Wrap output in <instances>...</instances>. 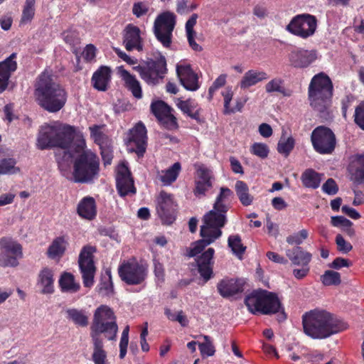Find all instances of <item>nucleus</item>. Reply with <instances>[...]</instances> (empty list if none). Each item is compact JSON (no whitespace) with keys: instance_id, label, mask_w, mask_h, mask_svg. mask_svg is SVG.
I'll return each mask as SVG.
<instances>
[{"instance_id":"nucleus-49","label":"nucleus","mask_w":364,"mask_h":364,"mask_svg":"<svg viewBox=\"0 0 364 364\" xmlns=\"http://www.w3.org/2000/svg\"><path fill=\"white\" fill-rule=\"evenodd\" d=\"M212 172L205 166L200 164L197 166L196 168V181L201 183H212Z\"/></svg>"},{"instance_id":"nucleus-31","label":"nucleus","mask_w":364,"mask_h":364,"mask_svg":"<svg viewBox=\"0 0 364 364\" xmlns=\"http://www.w3.org/2000/svg\"><path fill=\"white\" fill-rule=\"evenodd\" d=\"M53 282L52 270L45 268L38 274L37 286L42 294H52L54 291Z\"/></svg>"},{"instance_id":"nucleus-37","label":"nucleus","mask_w":364,"mask_h":364,"mask_svg":"<svg viewBox=\"0 0 364 364\" xmlns=\"http://www.w3.org/2000/svg\"><path fill=\"white\" fill-rule=\"evenodd\" d=\"M59 284L64 292L75 293L80 288V284L75 281L74 276L68 272H65L61 275L59 279Z\"/></svg>"},{"instance_id":"nucleus-33","label":"nucleus","mask_w":364,"mask_h":364,"mask_svg":"<svg viewBox=\"0 0 364 364\" xmlns=\"http://www.w3.org/2000/svg\"><path fill=\"white\" fill-rule=\"evenodd\" d=\"M181 169L180 163L176 162L168 169L159 171L157 176L164 186H169L177 179Z\"/></svg>"},{"instance_id":"nucleus-48","label":"nucleus","mask_w":364,"mask_h":364,"mask_svg":"<svg viewBox=\"0 0 364 364\" xmlns=\"http://www.w3.org/2000/svg\"><path fill=\"white\" fill-rule=\"evenodd\" d=\"M35 11L34 1H27L23 9L20 26L30 23L34 16Z\"/></svg>"},{"instance_id":"nucleus-8","label":"nucleus","mask_w":364,"mask_h":364,"mask_svg":"<svg viewBox=\"0 0 364 364\" xmlns=\"http://www.w3.org/2000/svg\"><path fill=\"white\" fill-rule=\"evenodd\" d=\"M333 84L324 73L315 75L309 86V99L314 109L323 112L329 105L333 95Z\"/></svg>"},{"instance_id":"nucleus-16","label":"nucleus","mask_w":364,"mask_h":364,"mask_svg":"<svg viewBox=\"0 0 364 364\" xmlns=\"http://www.w3.org/2000/svg\"><path fill=\"white\" fill-rule=\"evenodd\" d=\"M146 132L144 124L141 122L129 130L125 139L129 151L136 153L138 156L144 155L147 145Z\"/></svg>"},{"instance_id":"nucleus-19","label":"nucleus","mask_w":364,"mask_h":364,"mask_svg":"<svg viewBox=\"0 0 364 364\" xmlns=\"http://www.w3.org/2000/svg\"><path fill=\"white\" fill-rule=\"evenodd\" d=\"M291 65L296 68H306L317 59V52L315 50L295 48L289 55Z\"/></svg>"},{"instance_id":"nucleus-35","label":"nucleus","mask_w":364,"mask_h":364,"mask_svg":"<svg viewBox=\"0 0 364 364\" xmlns=\"http://www.w3.org/2000/svg\"><path fill=\"white\" fill-rule=\"evenodd\" d=\"M93 352L92 358L95 364H107V352L104 349L102 338H92Z\"/></svg>"},{"instance_id":"nucleus-27","label":"nucleus","mask_w":364,"mask_h":364,"mask_svg":"<svg viewBox=\"0 0 364 364\" xmlns=\"http://www.w3.org/2000/svg\"><path fill=\"white\" fill-rule=\"evenodd\" d=\"M119 73L128 90L135 98L141 99L142 97L141 86L136 77L122 68H119Z\"/></svg>"},{"instance_id":"nucleus-59","label":"nucleus","mask_w":364,"mask_h":364,"mask_svg":"<svg viewBox=\"0 0 364 364\" xmlns=\"http://www.w3.org/2000/svg\"><path fill=\"white\" fill-rule=\"evenodd\" d=\"M322 190L323 192L328 195H335L336 193H337L338 188L335 181L332 178H329L323 185Z\"/></svg>"},{"instance_id":"nucleus-52","label":"nucleus","mask_w":364,"mask_h":364,"mask_svg":"<svg viewBox=\"0 0 364 364\" xmlns=\"http://www.w3.org/2000/svg\"><path fill=\"white\" fill-rule=\"evenodd\" d=\"M204 342L199 343V350L202 356H213L215 354V347L208 336H203Z\"/></svg>"},{"instance_id":"nucleus-39","label":"nucleus","mask_w":364,"mask_h":364,"mask_svg":"<svg viewBox=\"0 0 364 364\" xmlns=\"http://www.w3.org/2000/svg\"><path fill=\"white\" fill-rule=\"evenodd\" d=\"M67 245V241L63 237H57L50 245L48 255L50 258L60 257L64 253Z\"/></svg>"},{"instance_id":"nucleus-17","label":"nucleus","mask_w":364,"mask_h":364,"mask_svg":"<svg viewBox=\"0 0 364 364\" xmlns=\"http://www.w3.org/2000/svg\"><path fill=\"white\" fill-rule=\"evenodd\" d=\"M176 203L171 194L165 191L160 192L157 198V213L164 223L171 224L174 220L173 213Z\"/></svg>"},{"instance_id":"nucleus-44","label":"nucleus","mask_w":364,"mask_h":364,"mask_svg":"<svg viewBox=\"0 0 364 364\" xmlns=\"http://www.w3.org/2000/svg\"><path fill=\"white\" fill-rule=\"evenodd\" d=\"M16 160L14 158L3 159L0 161V175H13L20 172L16 166Z\"/></svg>"},{"instance_id":"nucleus-25","label":"nucleus","mask_w":364,"mask_h":364,"mask_svg":"<svg viewBox=\"0 0 364 364\" xmlns=\"http://www.w3.org/2000/svg\"><path fill=\"white\" fill-rule=\"evenodd\" d=\"M16 56V53H12L4 61L0 63V93L6 89L11 73L16 70L17 65L14 60Z\"/></svg>"},{"instance_id":"nucleus-50","label":"nucleus","mask_w":364,"mask_h":364,"mask_svg":"<svg viewBox=\"0 0 364 364\" xmlns=\"http://www.w3.org/2000/svg\"><path fill=\"white\" fill-rule=\"evenodd\" d=\"M221 94L224 99V113L225 114L235 113V109L230 107V102L234 95L232 87H227Z\"/></svg>"},{"instance_id":"nucleus-1","label":"nucleus","mask_w":364,"mask_h":364,"mask_svg":"<svg viewBox=\"0 0 364 364\" xmlns=\"http://www.w3.org/2000/svg\"><path fill=\"white\" fill-rule=\"evenodd\" d=\"M75 129L70 125L58 122L41 127L37 139V146L43 150L50 147H59L55 153V158L62 174L68 178L69 168L71 163V150L82 137Z\"/></svg>"},{"instance_id":"nucleus-28","label":"nucleus","mask_w":364,"mask_h":364,"mask_svg":"<svg viewBox=\"0 0 364 364\" xmlns=\"http://www.w3.org/2000/svg\"><path fill=\"white\" fill-rule=\"evenodd\" d=\"M268 78V75L261 70H250L242 77L238 86L242 90H246Z\"/></svg>"},{"instance_id":"nucleus-30","label":"nucleus","mask_w":364,"mask_h":364,"mask_svg":"<svg viewBox=\"0 0 364 364\" xmlns=\"http://www.w3.org/2000/svg\"><path fill=\"white\" fill-rule=\"evenodd\" d=\"M110 69L106 66L100 67L95 71L92 77L93 87L100 90L105 91L110 81Z\"/></svg>"},{"instance_id":"nucleus-9","label":"nucleus","mask_w":364,"mask_h":364,"mask_svg":"<svg viewBox=\"0 0 364 364\" xmlns=\"http://www.w3.org/2000/svg\"><path fill=\"white\" fill-rule=\"evenodd\" d=\"M176 23V16L170 11H164L160 14L154 21V34L165 48H168L171 44L173 31Z\"/></svg>"},{"instance_id":"nucleus-15","label":"nucleus","mask_w":364,"mask_h":364,"mask_svg":"<svg viewBox=\"0 0 364 364\" xmlns=\"http://www.w3.org/2000/svg\"><path fill=\"white\" fill-rule=\"evenodd\" d=\"M0 266L16 267L23 256L22 247L9 238L0 240Z\"/></svg>"},{"instance_id":"nucleus-55","label":"nucleus","mask_w":364,"mask_h":364,"mask_svg":"<svg viewBox=\"0 0 364 364\" xmlns=\"http://www.w3.org/2000/svg\"><path fill=\"white\" fill-rule=\"evenodd\" d=\"M308 231L305 229H303L298 232L289 235L287 237V242L289 245H296V246H299V245L302 244L304 240L308 237Z\"/></svg>"},{"instance_id":"nucleus-34","label":"nucleus","mask_w":364,"mask_h":364,"mask_svg":"<svg viewBox=\"0 0 364 364\" xmlns=\"http://www.w3.org/2000/svg\"><path fill=\"white\" fill-rule=\"evenodd\" d=\"M197 18L198 15L196 14L191 15V16L186 23V32L189 46L191 47V48L195 51H200L202 48L195 41L196 33L193 28L196 24Z\"/></svg>"},{"instance_id":"nucleus-5","label":"nucleus","mask_w":364,"mask_h":364,"mask_svg":"<svg viewBox=\"0 0 364 364\" xmlns=\"http://www.w3.org/2000/svg\"><path fill=\"white\" fill-rule=\"evenodd\" d=\"M85 142L82 136L71 150V152L79 154L75 159L72 174L73 180L76 183H91L99 174V159L92 151L85 150Z\"/></svg>"},{"instance_id":"nucleus-20","label":"nucleus","mask_w":364,"mask_h":364,"mask_svg":"<svg viewBox=\"0 0 364 364\" xmlns=\"http://www.w3.org/2000/svg\"><path fill=\"white\" fill-rule=\"evenodd\" d=\"M123 45L128 51L143 50V41L140 29L133 24H128L123 32Z\"/></svg>"},{"instance_id":"nucleus-46","label":"nucleus","mask_w":364,"mask_h":364,"mask_svg":"<svg viewBox=\"0 0 364 364\" xmlns=\"http://www.w3.org/2000/svg\"><path fill=\"white\" fill-rule=\"evenodd\" d=\"M294 144L295 141L292 136L285 137L282 135L277 144V151L287 156L294 149Z\"/></svg>"},{"instance_id":"nucleus-32","label":"nucleus","mask_w":364,"mask_h":364,"mask_svg":"<svg viewBox=\"0 0 364 364\" xmlns=\"http://www.w3.org/2000/svg\"><path fill=\"white\" fill-rule=\"evenodd\" d=\"M350 180L356 184L364 183V156L353 160L348 168Z\"/></svg>"},{"instance_id":"nucleus-42","label":"nucleus","mask_w":364,"mask_h":364,"mask_svg":"<svg viewBox=\"0 0 364 364\" xmlns=\"http://www.w3.org/2000/svg\"><path fill=\"white\" fill-rule=\"evenodd\" d=\"M67 318L75 324L80 326H86L88 324V317L82 310L68 309L66 310Z\"/></svg>"},{"instance_id":"nucleus-60","label":"nucleus","mask_w":364,"mask_h":364,"mask_svg":"<svg viewBox=\"0 0 364 364\" xmlns=\"http://www.w3.org/2000/svg\"><path fill=\"white\" fill-rule=\"evenodd\" d=\"M331 224L334 227L350 228L352 226L353 223L343 216H333L331 217Z\"/></svg>"},{"instance_id":"nucleus-10","label":"nucleus","mask_w":364,"mask_h":364,"mask_svg":"<svg viewBox=\"0 0 364 364\" xmlns=\"http://www.w3.org/2000/svg\"><path fill=\"white\" fill-rule=\"evenodd\" d=\"M134 70L139 73L141 78L149 85H156L159 83L166 73V60L164 56L149 63L146 66L138 65Z\"/></svg>"},{"instance_id":"nucleus-64","label":"nucleus","mask_w":364,"mask_h":364,"mask_svg":"<svg viewBox=\"0 0 364 364\" xmlns=\"http://www.w3.org/2000/svg\"><path fill=\"white\" fill-rule=\"evenodd\" d=\"M132 11L133 14L139 18L145 15L148 12L149 8L144 2L138 1L134 4Z\"/></svg>"},{"instance_id":"nucleus-18","label":"nucleus","mask_w":364,"mask_h":364,"mask_svg":"<svg viewBox=\"0 0 364 364\" xmlns=\"http://www.w3.org/2000/svg\"><path fill=\"white\" fill-rule=\"evenodd\" d=\"M116 181L117 188L121 196L136 193V188L134 186V181L129 168L124 163L120 164L117 167Z\"/></svg>"},{"instance_id":"nucleus-26","label":"nucleus","mask_w":364,"mask_h":364,"mask_svg":"<svg viewBox=\"0 0 364 364\" xmlns=\"http://www.w3.org/2000/svg\"><path fill=\"white\" fill-rule=\"evenodd\" d=\"M77 213L82 219L93 220L97 215L95 200L91 196H85L82 198L77 205Z\"/></svg>"},{"instance_id":"nucleus-38","label":"nucleus","mask_w":364,"mask_h":364,"mask_svg":"<svg viewBox=\"0 0 364 364\" xmlns=\"http://www.w3.org/2000/svg\"><path fill=\"white\" fill-rule=\"evenodd\" d=\"M232 196V191L225 187L220 188V192L214 203L215 209H219L221 211L227 212L228 210V203Z\"/></svg>"},{"instance_id":"nucleus-41","label":"nucleus","mask_w":364,"mask_h":364,"mask_svg":"<svg viewBox=\"0 0 364 364\" xmlns=\"http://www.w3.org/2000/svg\"><path fill=\"white\" fill-rule=\"evenodd\" d=\"M176 105L184 114H188L193 119H196L198 116L197 103L193 100H177Z\"/></svg>"},{"instance_id":"nucleus-11","label":"nucleus","mask_w":364,"mask_h":364,"mask_svg":"<svg viewBox=\"0 0 364 364\" xmlns=\"http://www.w3.org/2000/svg\"><path fill=\"white\" fill-rule=\"evenodd\" d=\"M121 279L130 285L141 284L147 276V267L135 260L124 262L118 269Z\"/></svg>"},{"instance_id":"nucleus-13","label":"nucleus","mask_w":364,"mask_h":364,"mask_svg":"<svg viewBox=\"0 0 364 364\" xmlns=\"http://www.w3.org/2000/svg\"><path fill=\"white\" fill-rule=\"evenodd\" d=\"M316 28V18L310 14L297 15L287 26L289 32L304 39L312 36Z\"/></svg>"},{"instance_id":"nucleus-53","label":"nucleus","mask_w":364,"mask_h":364,"mask_svg":"<svg viewBox=\"0 0 364 364\" xmlns=\"http://www.w3.org/2000/svg\"><path fill=\"white\" fill-rule=\"evenodd\" d=\"M322 282L324 285H337L341 283V275L338 272L327 270L322 276Z\"/></svg>"},{"instance_id":"nucleus-14","label":"nucleus","mask_w":364,"mask_h":364,"mask_svg":"<svg viewBox=\"0 0 364 364\" xmlns=\"http://www.w3.org/2000/svg\"><path fill=\"white\" fill-rule=\"evenodd\" d=\"M95 248L90 245L83 247L78 259V264L82 274L83 284L90 288L94 284L96 267L93 261V254Z\"/></svg>"},{"instance_id":"nucleus-62","label":"nucleus","mask_w":364,"mask_h":364,"mask_svg":"<svg viewBox=\"0 0 364 364\" xmlns=\"http://www.w3.org/2000/svg\"><path fill=\"white\" fill-rule=\"evenodd\" d=\"M336 242L338 245V250L343 253L348 252L353 248L350 243L346 242L341 235L336 236Z\"/></svg>"},{"instance_id":"nucleus-24","label":"nucleus","mask_w":364,"mask_h":364,"mask_svg":"<svg viewBox=\"0 0 364 364\" xmlns=\"http://www.w3.org/2000/svg\"><path fill=\"white\" fill-rule=\"evenodd\" d=\"M151 110L161 123L166 126H173L176 124V118L171 114V108L164 102H153Z\"/></svg>"},{"instance_id":"nucleus-4","label":"nucleus","mask_w":364,"mask_h":364,"mask_svg":"<svg viewBox=\"0 0 364 364\" xmlns=\"http://www.w3.org/2000/svg\"><path fill=\"white\" fill-rule=\"evenodd\" d=\"M227 212H223L219 209H213L210 210L203 217L204 224L201 226L200 235L202 237L191 244L189 247L188 255L190 257H195L200 253L208 245L214 242L222 235L220 228H223L226 223Z\"/></svg>"},{"instance_id":"nucleus-47","label":"nucleus","mask_w":364,"mask_h":364,"mask_svg":"<svg viewBox=\"0 0 364 364\" xmlns=\"http://www.w3.org/2000/svg\"><path fill=\"white\" fill-rule=\"evenodd\" d=\"M265 90L267 93L278 92L285 95L284 80L279 77L273 78L265 85Z\"/></svg>"},{"instance_id":"nucleus-22","label":"nucleus","mask_w":364,"mask_h":364,"mask_svg":"<svg viewBox=\"0 0 364 364\" xmlns=\"http://www.w3.org/2000/svg\"><path fill=\"white\" fill-rule=\"evenodd\" d=\"M244 281L240 279L225 278L217 285L218 293L223 298H229L243 291Z\"/></svg>"},{"instance_id":"nucleus-61","label":"nucleus","mask_w":364,"mask_h":364,"mask_svg":"<svg viewBox=\"0 0 364 364\" xmlns=\"http://www.w3.org/2000/svg\"><path fill=\"white\" fill-rule=\"evenodd\" d=\"M355 122L362 129H364V102L355 109Z\"/></svg>"},{"instance_id":"nucleus-45","label":"nucleus","mask_w":364,"mask_h":364,"mask_svg":"<svg viewBox=\"0 0 364 364\" xmlns=\"http://www.w3.org/2000/svg\"><path fill=\"white\" fill-rule=\"evenodd\" d=\"M228 243L232 253L241 259L246 247L242 243L240 237L238 235H232L228 237Z\"/></svg>"},{"instance_id":"nucleus-29","label":"nucleus","mask_w":364,"mask_h":364,"mask_svg":"<svg viewBox=\"0 0 364 364\" xmlns=\"http://www.w3.org/2000/svg\"><path fill=\"white\" fill-rule=\"evenodd\" d=\"M286 255L294 265H308L311 260V253L305 251L299 246L286 250Z\"/></svg>"},{"instance_id":"nucleus-63","label":"nucleus","mask_w":364,"mask_h":364,"mask_svg":"<svg viewBox=\"0 0 364 364\" xmlns=\"http://www.w3.org/2000/svg\"><path fill=\"white\" fill-rule=\"evenodd\" d=\"M113 290L111 277H109L107 281L102 282L98 287V291L103 295H109Z\"/></svg>"},{"instance_id":"nucleus-3","label":"nucleus","mask_w":364,"mask_h":364,"mask_svg":"<svg viewBox=\"0 0 364 364\" xmlns=\"http://www.w3.org/2000/svg\"><path fill=\"white\" fill-rule=\"evenodd\" d=\"M302 323L304 333L314 339L326 338L346 328L345 323L324 310L314 309L305 313Z\"/></svg>"},{"instance_id":"nucleus-43","label":"nucleus","mask_w":364,"mask_h":364,"mask_svg":"<svg viewBox=\"0 0 364 364\" xmlns=\"http://www.w3.org/2000/svg\"><path fill=\"white\" fill-rule=\"evenodd\" d=\"M104 128L105 125L96 124L89 127L91 138L100 146V149H102L103 146H106L108 141V138L104 134Z\"/></svg>"},{"instance_id":"nucleus-23","label":"nucleus","mask_w":364,"mask_h":364,"mask_svg":"<svg viewBox=\"0 0 364 364\" xmlns=\"http://www.w3.org/2000/svg\"><path fill=\"white\" fill-rule=\"evenodd\" d=\"M214 254V249L210 247L196 259L198 272L205 282L208 281L212 277Z\"/></svg>"},{"instance_id":"nucleus-36","label":"nucleus","mask_w":364,"mask_h":364,"mask_svg":"<svg viewBox=\"0 0 364 364\" xmlns=\"http://www.w3.org/2000/svg\"><path fill=\"white\" fill-rule=\"evenodd\" d=\"M322 176L313 169H307L302 173L301 181L304 186L316 189L320 186Z\"/></svg>"},{"instance_id":"nucleus-51","label":"nucleus","mask_w":364,"mask_h":364,"mask_svg":"<svg viewBox=\"0 0 364 364\" xmlns=\"http://www.w3.org/2000/svg\"><path fill=\"white\" fill-rule=\"evenodd\" d=\"M164 314L170 321H178L182 326L188 325V321L182 311L173 312L171 309H166Z\"/></svg>"},{"instance_id":"nucleus-21","label":"nucleus","mask_w":364,"mask_h":364,"mask_svg":"<svg viewBox=\"0 0 364 364\" xmlns=\"http://www.w3.org/2000/svg\"><path fill=\"white\" fill-rule=\"evenodd\" d=\"M176 73L181 84L185 89L196 91L199 88L198 76L193 71L190 65H177Z\"/></svg>"},{"instance_id":"nucleus-56","label":"nucleus","mask_w":364,"mask_h":364,"mask_svg":"<svg viewBox=\"0 0 364 364\" xmlns=\"http://www.w3.org/2000/svg\"><path fill=\"white\" fill-rule=\"evenodd\" d=\"M212 187V183H201L195 181V188L193 190L194 195L200 198L204 196L206 192Z\"/></svg>"},{"instance_id":"nucleus-57","label":"nucleus","mask_w":364,"mask_h":364,"mask_svg":"<svg viewBox=\"0 0 364 364\" xmlns=\"http://www.w3.org/2000/svg\"><path fill=\"white\" fill-rule=\"evenodd\" d=\"M198 7L194 1H179L177 6V11L180 14H187Z\"/></svg>"},{"instance_id":"nucleus-6","label":"nucleus","mask_w":364,"mask_h":364,"mask_svg":"<svg viewBox=\"0 0 364 364\" xmlns=\"http://www.w3.org/2000/svg\"><path fill=\"white\" fill-rule=\"evenodd\" d=\"M245 304L253 314H272L279 313L278 321L285 320L286 315L282 309L281 302L277 296L267 291H255L245 298Z\"/></svg>"},{"instance_id":"nucleus-2","label":"nucleus","mask_w":364,"mask_h":364,"mask_svg":"<svg viewBox=\"0 0 364 364\" xmlns=\"http://www.w3.org/2000/svg\"><path fill=\"white\" fill-rule=\"evenodd\" d=\"M34 97L37 104L50 113L60 111L65 105L68 93L57 82L50 72L44 71L35 85Z\"/></svg>"},{"instance_id":"nucleus-40","label":"nucleus","mask_w":364,"mask_h":364,"mask_svg":"<svg viewBox=\"0 0 364 364\" xmlns=\"http://www.w3.org/2000/svg\"><path fill=\"white\" fill-rule=\"evenodd\" d=\"M236 193L243 205H250L252 203L253 197L249 193L247 185L242 181L235 183Z\"/></svg>"},{"instance_id":"nucleus-12","label":"nucleus","mask_w":364,"mask_h":364,"mask_svg":"<svg viewBox=\"0 0 364 364\" xmlns=\"http://www.w3.org/2000/svg\"><path fill=\"white\" fill-rule=\"evenodd\" d=\"M311 141L315 151L321 154H331L336 146V136L328 127L320 126L314 129Z\"/></svg>"},{"instance_id":"nucleus-7","label":"nucleus","mask_w":364,"mask_h":364,"mask_svg":"<svg viewBox=\"0 0 364 364\" xmlns=\"http://www.w3.org/2000/svg\"><path fill=\"white\" fill-rule=\"evenodd\" d=\"M118 326L114 311L106 305H101L95 311L90 326L91 338H102V335L108 340L116 339Z\"/></svg>"},{"instance_id":"nucleus-58","label":"nucleus","mask_w":364,"mask_h":364,"mask_svg":"<svg viewBox=\"0 0 364 364\" xmlns=\"http://www.w3.org/2000/svg\"><path fill=\"white\" fill-rule=\"evenodd\" d=\"M64 41L70 45H76L79 43L78 35L75 30H68L63 33Z\"/></svg>"},{"instance_id":"nucleus-54","label":"nucleus","mask_w":364,"mask_h":364,"mask_svg":"<svg viewBox=\"0 0 364 364\" xmlns=\"http://www.w3.org/2000/svg\"><path fill=\"white\" fill-rule=\"evenodd\" d=\"M250 151L261 159H265L268 156L269 150L267 144L255 142L251 146Z\"/></svg>"}]
</instances>
